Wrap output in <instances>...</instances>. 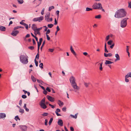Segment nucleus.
I'll return each instance as SVG.
<instances>
[{"label": "nucleus", "mask_w": 131, "mask_h": 131, "mask_svg": "<svg viewBox=\"0 0 131 131\" xmlns=\"http://www.w3.org/2000/svg\"><path fill=\"white\" fill-rule=\"evenodd\" d=\"M127 13L125 10L121 9L117 10L115 13L114 17L118 18L124 17L126 16Z\"/></svg>", "instance_id": "nucleus-1"}, {"label": "nucleus", "mask_w": 131, "mask_h": 131, "mask_svg": "<svg viewBox=\"0 0 131 131\" xmlns=\"http://www.w3.org/2000/svg\"><path fill=\"white\" fill-rule=\"evenodd\" d=\"M69 80L71 84L74 89V91L76 92L77 91H79L80 88L78 86L76 82L75 78L73 76H71L69 79Z\"/></svg>", "instance_id": "nucleus-2"}, {"label": "nucleus", "mask_w": 131, "mask_h": 131, "mask_svg": "<svg viewBox=\"0 0 131 131\" xmlns=\"http://www.w3.org/2000/svg\"><path fill=\"white\" fill-rule=\"evenodd\" d=\"M28 57L27 56L21 55L20 56V61L23 63L26 64L28 62Z\"/></svg>", "instance_id": "nucleus-3"}, {"label": "nucleus", "mask_w": 131, "mask_h": 131, "mask_svg": "<svg viewBox=\"0 0 131 131\" xmlns=\"http://www.w3.org/2000/svg\"><path fill=\"white\" fill-rule=\"evenodd\" d=\"M129 18L128 17L122 20L121 22V27L122 28L125 27L127 24V20Z\"/></svg>", "instance_id": "nucleus-4"}, {"label": "nucleus", "mask_w": 131, "mask_h": 131, "mask_svg": "<svg viewBox=\"0 0 131 131\" xmlns=\"http://www.w3.org/2000/svg\"><path fill=\"white\" fill-rule=\"evenodd\" d=\"M93 9H99L102 8V4L101 3H94L92 6Z\"/></svg>", "instance_id": "nucleus-5"}, {"label": "nucleus", "mask_w": 131, "mask_h": 131, "mask_svg": "<svg viewBox=\"0 0 131 131\" xmlns=\"http://www.w3.org/2000/svg\"><path fill=\"white\" fill-rule=\"evenodd\" d=\"M19 31L17 30L13 31L11 34L14 36H15L19 33Z\"/></svg>", "instance_id": "nucleus-6"}, {"label": "nucleus", "mask_w": 131, "mask_h": 131, "mask_svg": "<svg viewBox=\"0 0 131 131\" xmlns=\"http://www.w3.org/2000/svg\"><path fill=\"white\" fill-rule=\"evenodd\" d=\"M21 129L22 131H26L27 130V127L25 125H20L19 126Z\"/></svg>", "instance_id": "nucleus-7"}, {"label": "nucleus", "mask_w": 131, "mask_h": 131, "mask_svg": "<svg viewBox=\"0 0 131 131\" xmlns=\"http://www.w3.org/2000/svg\"><path fill=\"white\" fill-rule=\"evenodd\" d=\"M47 97L48 100L51 102H53L54 101V98L50 96L47 95Z\"/></svg>", "instance_id": "nucleus-8"}, {"label": "nucleus", "mask_w": 131, "mask_h": 131, "mask_svg": "<svg viewBox=\"0 0 131 131\" xmlns=\"http://www.w3.org/2000/svg\"><path fill=\"white\" fill-rule=\"evenodd\" d=\"M39 105L42 108L45 109L47 107V106L45 104V103H40Z\"/></svg>", "instance_id": "nucleus-9"}, {"label": "nucleus", "mask_w": 131, "mask_h": 131, "mask_svg": "<svg viewBox=\"0 0 131 131\" xmlns=\"http://www.w3.org/2000/svg\"><path fill=\"white\" fill-rule=\"evenodd\" d=\"M32 28L35 32H36V30L37 28L36 25L35 24H33L32 25Z\"/></svg>", "instance_id": "nucleus-10"}, {"label": "nucleus", "mask_w": 131, "mask_h": 131, "mask_svg": "<svg viewBox=\"0 0 131 131\" xmlns=\"http://www.w3.org/2000/svg\"><path fill=\"white\" fill-rule=\"evenodd\" d=\"M58 124L60 126H62L63 125L62 121L61 119H59L58 123Z\"/></svg>", "instance_id": "nucleus-11"}, {"label": "nucleus", "mask_w": 131, "mask_h": 131, "mask_svg": "<svg viewBox=\"0 0 131 131\" xmlns=\"http://www.w3.org/2000/svg\"><path fill=\"white\" fill-rule=\"evenodd\" d=\"M6 117L5 114L3 113H0V119Z\"/></svg>", "instance_id": "nucleus-12"}, {"label": "nucleus", "mask_w": 131, "mask_h": 131, "mask_svg": "<svg viewBox=\"0 0 131 131\" xmlns=\"http://www.w3.org/2000/svg\"><path fill=\"white\" fill-rule=\"evenodd\" d=\"M57 103L60 107L62 106L63 105V103L60 100H58V101Z\"/></svg>", "instance_id": "nucleus-13"}, {"label": "nucleus", "mask_w": 131, "mask_h": 131, "mask_svg": "<svg viewBox=\"0 0 131 131\" xmlns=\"http://www.w3.org/2000/svg\"><path fill=\"white\" fill-rule=\"evenodd\" d=\"M104 54V56L105 57H111L112 56V54L111 53L107 54L105 53Z\"/></svg>", "instance_id": "nucleus-14"}, {"label": "nucleus", "mask_w": 131, "mask_h": 131, "mask_svg": "<svg viewBox=\"0 0 131 131\" xmlns=\"http://www.w3.org/2000/svg\"><path fill=\"white\" fill-rule=\"evenodd\" d=\"M50 15L48 14L47 15V16H46L45 17V19L47 21L49 22V17H50Z\"/></svg>", "instance_id": "nucleus-15"}, {"label": "nucleus", "mask_w": 131, "mask_h": 131, "mask_svg": "<svg viewBox=\"0 0 131 131\" xmlns=\"http://www.w3.org/2000/svg\"><path fill=\"white\" fill-rule=\"evenodd\" d=\"M0 30L2 31H5L6 30V28L5 27L1 26H0Z\"/></svg>", "instance_id": "nucleus-16"}, {"label": "nucleus", "mask_w": 131, "mask_h": 131, "mask_svg": "<svg viewBox=\"0 0 131 131\" xmlns=\"http://www.w3.org/2000/svg\"><path fill=\"white\" fill-rule=\"evenodd\" d=\"M115 57L116 58V59L115 60V61L120 60L119 56L118 54H115Z\"/></svg>", "instance_id": "nucleus-17"}, {"label": "nucleus", "mask_w": 131, "mask_h": 131, "mask_svg": "<svg viewBox=\"0 0 131 131\" xmlns=\"http://www.w3.org/2000/svg\"><path fill=\"white\" fill-rule=\"evenodd\" d=\"M112 63H113V62L110 61L106 60V61L105 64H111Z\"/></svg>", "instance_id": "nucleus-18"}, {"label": "nucleus", "mask_w": 131, "mask_h": 131, "mask_svg": "<svg viewBox=\"0 0 131 131\" xmlns=\"http://www.w3.org/2000/svg\"><path fill=\"white\" fill-rule=\"evenodd\" d=\"M104 51L105 52H108V51L107 50V48H106V43H105V46H104Z\"/></svg>", "instance_id": "nucleus-19"}, {"label": "nucleus", "mask_w": 131, "mask_h": 131, "mask_svg": "<svg viewBox=\"0 0 131 131\" xmlns=\"http://www.w3.org/2000/svg\"><path fill=\"white\" fill-rule=\"evenodd\" d=\"M126 78L131 77V72H129L125 75Z\"/></svg>", "instance_id": "nucleus-20"}, {"label": "nucleus", "mask_w": 131, "mask_h": 131, "mask_svg": "<svg viewBox=\"0 0 131 131\" xmlns=\"http://www.w3.org/2000/svg\"><path fill=\"white\" fill-rule=\"evenodd\" d=\"M113 42L112 40H110L107 42V44L109 45H111L112 44Z\"/></svg>", "instance_id": "nucleus-21"}, {"label": "nucleus", "mask_w": 131, "mask_h": 131, "mask_svg": "<svg viewBox=\"0 0 131 131\" xmlns=\"http://www.w3.org/2000/svg\"><path fill=\"white\" fill-rule=\"evenodd\" d=\"M45 40L44 41H43L42 43V45L40 47V50H41V51H42V48L44 46V45L45 44Z\"/></svg>", "instance_id": "nucleus-22"}, {"label": "nucleus", "mask_w": 131, "mask_h": 131, "mask_svg": "<svg viewBox=\"0 0 131 131\" xmlns=\"http://www.w3.org/2000/svg\"><path fill=\"white\" fill-rule=\"evenodd\" d=\"M92 8H89V7H86V11H92L93 10Z\"/></svg>", "instance_id": "nucleus-23"}, {"label": "nucleus", "mask_w": 131, "mask_h": 131, "mask_svg": "<svg viewBox=\"0 0 131 131\" xmlns=\"http://www.w3.org/2000/svg\"><path fill=\"white\" fill-rule=\"evenodd\" d=\"M45 98L44 97L43 99L41 101L40 103H45Z\"/></svg>", "instance_id": "nucleus-24"}, {"label": "nucleus", "mask_w": 131, "mask_h": 131, "mask_svg": "<svg viewBox=\"0 0 131 131\" xmlns=\"http://www.w3.org/2000/svg\"><path fill=\"white\" fill-rule=\"evenodd\" d=\"M45 98L44 97L43 99L41 101L40 103H45Z\"/></svg>", "instance_id": "nucleus-25"}, {"label": "nucleus", "mask_w": 131, "mask_h": 131, "mask_svg": "<svg viewBox=\"0 0 131 131\" xmlns=\"http://www.w3.org/2000/svg\"><path fill=\"white\" fill-rule=\"evenodd\" d=\"M53 118H51L49 122V125H50L52 122L53 120Z\"/></svg>", "instance_id": "nucleus-26"}, {"label": "nucleus", "mask_w": 131, "mask_h": 131, "mask_svg": "<svg viewBox=\"0 0 131 131\" xmlns=\"http://www.w3.org/2000/svg\"><path fill=\"white\" fill-rule=\"evenodd\" d=\"M70 116H71L73 117V118L76 119L77 118V114H75L74 115H71Z\"/></svg>", "instance_id": "nucleus-27"}, {"label": "nucleus", "mask_w": 131, "mask_h": 131, "mask_svg": "<svg viewBox=\"0 0 131 131\" xmlns=\"http://www.w3.org/2000/svg\"><path fill=\"white\" fill-rule=\"evenodd\" d=\"M37 43H38V50L39 51V49L40 46L41 45V43H39V42H38Z\"/></svg>", "instance_id": "nucleus-28"}, {"label": "nucleus", "mask_w": 131, "mask_h": 131, "mask_svg": "<svg viewBox=\"0 0 131 131\" xmlns=\"http://www.w3.org/2000/svg\"><path fill=\"white\" fill-rule=\"evenodd\" d=\"M54 6H50L49 7V10H48L49 11H50L51 9H54Z\"/></svg>", "instance_id": "nucleus-29"}, {"label": "nucleus", "mask_w": 131, "mask_h": 131, "mask_svg": "<svg viewBox=\"0 0 131 131\" xmlns=\"http://www.w3.org/2000/svg\"><path fill=\"white\" fill-rule=\"evenodd\" d=\"M17 1L19 4H21L24 3V1L23 0H17Z\"/></svg>", "instance_id": "nucleus-30"}, {"label": "nucleus", "mask_w": 131, "mask_h": 131, "mask_svg": "<svg viewBox=\"0 0 131 131\" xmlns=\"http://www.w3.org/2000/svg\"><path fill=\"white\" fill-rule=\"evenodd\" d=\"M31 79L34 82H35L36 81V80L35 78H34V77L32 75H31Z\"/></svg>", "instance_id": "nucleus-31"}, {"label": "nucleus", "mask_w": 131, "mask_h": 131, "mask_svg": "<svg viewBox=\"0 0 131 131\" xmlns=\"http://www.w3.org/2000/svg\"><path fill=\"white\" fill-rule=\"evenodd\" d=\"M38 21L42 20L43 19V16H41L39 17H38Z\"/></svg>", "instance_id": "nucleus-32"}, {"label": "nucleus", "mask_w": 131, "mask_h": 131, "mask_svg": "<svg viewBox=\"0 0 131 131\" xmlns=\"http://www.w3.org/2000/svg\"><path fill=\"white\" fill-rule=\"evenodd\" d=\"M101 18V15H100L96 16L95 17V18L96 19H100Z\"/></svg>", "instance_id": "nucleus-33"}, {"label": "nucleus", "mask_w": 131, "mask_h": 131, "mask_svg": "<svg viewBox=\"0 0 131 131\" xmlns=\"http://www.w3.org/2000/svg\"><path fill=\"white\" fill-rule=\"evenodd\" d=\"M48 114V113H44L42 114V115L43 116H47Z\"/></svg>", "instance_id": "nucleus-34"}, {"label": "nucleus", "mask_w": 131, "mask_h": 131, "mask_svg": "<svg viewBox=\"0 0 131 131\" xmlns=\"http://www.w3.org/2000/svg\"><path fill=\"white\" fill-rule=\"evenodd\" d=\"M19 111L20 113H23L24 112V110L23 109H21L20 108Z\"/></svg>", "instance_id": "nucleus-35"}, {"label": "nucleus", "mask_w": 131, "mask_h": 131, "mask_svg": "<svg viewBox=\"0 0 131 131\" xmlns=\"http://www.w3.org/2000/svg\"><path fill=\"white\" fill-rule=\"evenodd\" d=\"M53 26V24H49L48 25V26L49 28H52Z\"/></svg>", "instance_id": "nucleus-36"}, {"label": "nucleus", "mask_w": 131, "mask_h": 131, "mask_svg": "<svg viewBox=\"0 0 131 131\" xmlns=\"http://www.w3.org/2000/svg\"><path fill=\"white\" fill-rule=\"evenodd\" d=\"M28 48L31 50H32L34 49V47L33 46H29L28 47Z\"/></svg>", "instance_id": "nucleus-37"}, {"label": "nucleus", "mask_w": 131, "mask_h": 131, "mask_svg": "<svg viewBox=\"0 0 131 131\" xmlns=\"http://www.w3.org/2000/svg\"><path fill=\"white\" fill-rule=\"evenodd\" d=\"M39 51H38V52L37 55L36 56V57L35 59H38L39 58Z\"/></svg>", "instance_id": "nucleus-38"}, {"label": "nucleus", "mask_w": 131, "mask_h": 131, "mask_svg": "<svg viewBox=\"0 0 131 131\" xmlns=\"http://www.w3.org/2000/svg\"><path fill=\"white\" fill-rule=\"evenodd\" d=\"M15 120L16 121H17V119H18L19 120H20V119L19 118L18 116H16L15 117Z\"/></svg>", "instance_id": "nucleus-39"}, {"label": "nucleus", "mask_w": 131, "mask_h": 131, "mask_svg": "<svg viewBox=\"0 0 131 131\" xmlns=\"http://www.w3.org/2000/svg\"><path fill=\"white\" fill-rule=\"evenodd\" d=\"M54 49H50L49 48L48 49V51L49 52H53L54 51Z\"/></svg>", "instance_id": "nucleus-40"}, {"label": "nucleus", "mask_w": 131, "mask_h": 131, "mask_svg": "<svg viewBox=\"0 0 131 131\" xmlns=\"http://www.w3.org/2000/svg\"><path fill=\"white\" fill-rule=\"evenodd\" d=\"M33 21H38V17L36 18H34L33 19Z\"/></svg>", "instance_id": "nucleus-41"}, {"label": "nucleus", "mask_w": 131, "mask_h": 131, "mask_svg": "<svg viewBox=\"0 0 131 131\" xmlns=\"http://www.w3.org/2000/svg\"><path fill=\"white\" fill-rule=\"evenodd\" d=\"M102 64L103 62H101L99 63L97 62L96 63V65H97L98 66H102Z\"/></svg>", "instance_id": "nucleus-42"}, {"label": "nucleus", "mask_w": 131, "mask_h": 131, "mask_svg": "<svg viewBox=\"0 0 131 131\" xmlns=\"http://www.w3.org/2000/svg\"><path fill=\"white\" fill-rule=\"evenodd\" d=\"M23 21H24L25 20H22L20 22V24H21L23 25L24 26L26 24L24 22H23Z\"/></svg>", "instance_id": "nucleus-43"}, {"label": "nucleus", "mask_w": 131, "mask_h": 131, "mask_svg": "<svg viewBox=\"0 0 131 131\" xmlns=\"http://www.w3.org/2000/svg\"><path fill=\"white\" fill-rule=\"evenodd\" d=\"M46 90L49 92H50L51 91V90L50 89L49 87H47L46 89Z\"/></svg>", "instance_id": "nucleus-44"}, {"label": "nucleus", "mask_w": 131, "mask_h": 131, "mask_svg": "<svg viewBox=\"0 0 131 131\" xmlns=\"http://www.w3.org/2000/svg\"><path fill=\"white\" fill-rule=\"evenodd\" d=\"M70 50L71 51V52L72 53V52H74V51H75L74 50H73V48L72 47V46H71V47H70Z\"/></svg>", "instance_id": "nucleus-45"}, {"label": "nucleus", "mask_w": 131, "mask_h": 131, "mask_svg": "<svg viewBox=\"0 0 131 131\" xmlns=\"http://www.w3.org/2000/svg\"><path fill=\"white\" fill-rule=\"evenodd\" d=\"M70 50L71 51V52L72 53V52H74V51H75L74 50H73V48L72 47V46H71V47H70Z\"/></svg>", "instance_id": "nucleus-46"}, {"label": "nucleus", "mask_w": 131, "mask_h": 131, "mask_svg": "<svg viewBox=\"0 0 131 131\" xmlns=\"http://www.w3.org/2000/svg\"><path fill=\"white\" fill-rule=\"evenodd\" d=\"M59 10H57L56 12V13L57 14L58 17V18L59 16Z\"/></svg>", "instance_id": "nucleus-47"}, {"label": "nucleus", "mask_w": 131, "mask_h": 131, "mask_svg": "<svg viewBox=\"0 0 131 131\" xmlns=\"http://www.w3.org/2000/svg\"><path fill=\"white\" fill-rule=\"evenodd\" d=\"M125 81L126 82H129V80L127 79L128 78H126V76H125Z\"/></svg>", "instance_id": "nucleus-48"}, {"label": "nucleus", "mask_w": 131, "mask_h": 131, "mask_svg": "<svg viewBox=\"0 0 131 131\" xmlns=\"http://www.w3.org/2000/svg\"><path fill=\"white\" fill-rule=\"evenodd\" d=\"M35 63L36 66H38V62L36 60V59H35Z\"/></svg>", "instance_id": "nucleus-49"}, {"label": "nucleus", "mask_w": 131, "mask_h": 131, "mask_svg": "<svg viewBox=\"0 0 131 131\" xmlns=\"http://www.w3.org/2000/svg\"><path fill=\"white\" fill-rule=\"evenodd\" d=\"M43 93L44 94L46 95L47 93V92L45 89V90H43Z\"/></svg>", "instance_id": "nucleus-50"}, {"label": "nucleus", "mask_w": 131, "mask_h": 131, "mask_svg": "<svg viewBox=\"0 0 131 131\" xmlns=\"http://www.w3.org/2000/svg\"><path fill=\"white\" fill-rule=\"evenodd\" d=\"M47 39L48 40H50V38L49 36V35H46Z\"/></svg>", "instance_id": "nucleus-51"}, {"label": "nucleus", "mask_w": 131, "mask_h": 131, "mask_svg": "<svg viewBox=\"0 0 131 131\" xmlns=\"http://www.w3.org/2000/svg\"><path fill=\"white\" fill-rule=\"evenodd\" d=\"M45 125L46 126H47V123L48 122V120L47 119H45Z\"/></svg>", "instance_id": "nucleus-52"}, {"label": "nucleus", "mask_w": 131, "mask_h": 131, "mask_svg": "<svg viewBox=\"0 0 131 131\" xmlns=\"http://www.w3.org/2000/svg\"><path fill=\"white\" fill-rule=\"evenodd\" d=\"M58 23V22L56 20V18H55L54 19V24L55 25H56Z\"/></svg>", "instance_id": "nucleus-53"}, {"label": "nucleus", "mask_w": 131, "mask_h": 131, "mask_svg": "<svg viewBox=\"0 0 131 131\" xmlns=\"http://www.w3.org/2000/svg\"><path fill=\"white\" fill-rule=\"evenodd\" d=\"M50 32V30L49 29H48L46 32V35H47L48 34H49Z\"/></svg>", "instance_id": "nucleus-54"}, {"label": "nucleus", "mask_w": 131, "mask_h": 131, "mask_svg": "<svg viewBox=\"0 0 131 131\" xmlns=\"http://www.w3.org/2000/svg\"><path fill=\"white\" fill-rule=\"evenodd\" d=\"M114 45H115L114 43H113V44H112V45L110 46V48L112 49H113V48Z\"/></svg>", "instance_id": "nucleus-55"}, {"label": "nucleus", "mask_w": 131, "mask_h": 131, "mask_svg": "<svg viewBox=\"0 0 131 131\" xmlns=\"http://www.w3.org/2000/svg\"><path fill=\"white\" fill-rule=\"evenodd\" d=\"M32 40L33 41V45H34L36 44V43L35 40L34 39H33Z\"/></svg>", "instance_id": "nucleus-56"}, {"label": "nucleus", "mask_w": 131, "mask_h": 131, "mask_svg": "<svg viewBox=\"0 0 131 131\" xmlns=\"http://www.w3.org/2000/svg\"><path fill=\"white\" fill-rule=\"evenodd\" d=\"M128 7L130 8H131V2L128 3Z\"/></svg>", "instance_id": "nucleus-57"}, {"label": "nucleus", "mask_w": 131, "mask_h": 131, "mask_svg": "<svg viewBox=\"0 0 131 131\" xmlns=\"http://www.w3.org/2000/svg\"><path fill=\"white\" fill-rule=\"evenodd\" d=\"M19 28V26H17L15 27H14V30H16L17 29Z\"/></svg>", "instance_id": "nucleus-58"}, {"label": "nucleus", "mask_w": 131, "mask_h": 131, "mask_svg": "<svg viewBox=\"0 0 131 131\" xmlns=\"http://www.w3.org/2000/svg\"><path fill=\"white\" fill-rule=\"evenodd\" d=\"M24 26H25V28L27 30L28 29V25L27 24H26L24 25Z\"/></svg>", "instance_id": "nucleus-59"}, {"label": "nucleus", "mask_w": 131, "mask_h": 131, "mask_svg": "<svg viewBox=\"0 0 131 131\" xmlns=\"http://www.w3.org/2000/svg\"><path fill=\"white\" fill-rule=\"evenodd\" d=\"M22 97L23 99H25L26 98L27 96L25 95H23L22 96Z\"/></svg>", "instance_id": "nucleus-60"}, {"label": "nucleus", "mask_w": 131, "mask_h": 131, "mask_svg": "<svg viewBox=\"0 0 131 131\" xmlns=\"http://www.w3.org/2000/svg\"><path fill=\"white\" fill-rule=\"evenodd\" d=\"M55 112L58 113L60 112V109L57 108L56 109Z\"/></svg>", "instance_id": "nucleus-61"}, {"label": "nucleus", "mask_w": 131, "mask_h": 131, "mask_svg": "<svg viewBox=\"0 0 131 131\" xmlns=\"http://www.w3.org/2000/svg\"><path fill=\"white\" fill-rule=\"evenodd\" d=\"M110 38V36L109 35H108L106 37V41H107Z\"/></svg>", "instance_id": "nucleus-62"}, {"label": "nucleus", "mask_w": 131, "mask_h": 131, "mask_svg": "<svg viewBox=\"0 0 131 131\" xmlns=\"http://www.w3.org/2000/svg\"><path fill=\"white\" fill-rule=\"evenodd\" d=\"M42 40H43V39H42V38H40V39H39V43H42Z\"/></svg>", "instance_id": "nucleus-63"}, {"label": "nucleus", "mask_w": 131, "mask_h": 131, "mask_svg": "<svg viewBox=\"0 0 131 131\" xmlns=\"http://www.w3.org/2000/svg\"><path fill=\"white\" fill-rule=\"evenodd\" d=\"M70 129L71 131H74V130L73 128L72 127H70Z\"/></svg>", "instance_id": "nucleus-64"}]
</instances>
